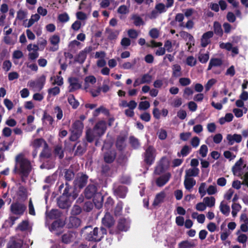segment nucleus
Returning a JSON list of instances; mask_svg holds the SVG:
<instances>
[{"mask_svg": "<svg viewBox=\"0 0 248 248\" xmlns=\"http://www.w3.org/2000/svg\"><path fill=\"white\" fill-rule=\"evenodd\" d=\"M31 169V163L22 154L16 155V165L14 171H18L23 177H27Z\"/></svg>", "mask_w": 248, "mask_h": 248, "instance_id": "f257e3e1", "label": "nucleus"}, {"mask_svg": "<svg viewBox=\"0 0 248 248\" xmlns=\"http://www.w3.org/2000/svg\"><path fill=\"white\" fill-rule=\"evenodd\" d=\"M105 122L101 121L98 122L93 130L88 129L86 131V139L89 142L93 141L97 137L103 135L106 130Z\"/></svg>", "mask_w": 248, "mask_h": 248, "instance_id": "f03ea898", "label": "nucleus"}, {"mask_svg": "<svg viewBox=\"0 0 248 248\" xmlns=\"http://www.w3.org/2000/svg\"><path fill=\"white\" fill-rule=\"evenodd\" d=\"M86 238L89 241H99L106 234V229L101 228L99 230L98 228H94L92 231H88Z\"/></svg>", "mask_w": 248, "mask_h": 248, "instance_id": "7ed1b4c3", "label": "nucleus"}, {"mask_svg": "<svg viewBox=\"0 0 248 248\" xmlns=\"http://www.w3.org/2000/svg\"><path fill=\"white\" fill-rule=\"evenodd\" d=\"M83 127L82 122L79 120L76 121L73 124L71 135L70 138L71 140L75 141L81 136Z\"/></svg>", "mask_w": 248, "mask_h": 248, "instance_id": "20e7f679", "label": "nucleus"}, {"mask_svg": "<svg viewBox=\"0 0 248 248\" xmlns=\"http://www.w3.org/2000/svg\"><path fill=\"white\" fill-rule=\"evenodd\" d=\"M46 82V77L41 76L36 80H30L28 86L34 92L40 91L42 89Z\"/></svg>", "mask_w": 248, "mask_h": 248, "instance_id": "39448f33", "label": "nucleus"}, {"mask_svg": "<svg viewBox=\"0 0 248 248\" xmlns=\"http://www.w3.org/2000/svg\"><path fill=\"white\" fill-rule=\"evenodd\" d=\"M77 197L76 195L68 196L64 193L58 200V206L61 208H66L70 205L72 201Z\"/></svg>", "mask_w": 248, "mask_h": 248, "instance_id": "423d86ee", "label": "nucleus"}, {"mask_svg": "<svg viewBox=\"0 0 248 248\" xmlns=\"http://www.w3.org/2000/svg\"><path fill=\"white\" fill-rule=\"evenodd\" d=\"M246 165L243 163L242 159H240L232 168L233 173L234 175L241 176L244 174Z\"/></svg>", "mask_w": 248, "mask_h": 248, "instance_id": "0eeeda50", "label": "nucleus"}, {"mask_svg": "<svg viewBox=\"0 0 248 248\" xmlns=\"http://www.w3.org/2000/svg\"><path fill=\"white\" fill-rule=\"evenodd\" d=\"M156 150L152 146H149L146 150L144 156L145 161L149 164H151L155 160Z\"/></svg>", "mask_w": 248, "mask_h": 248, "instance_id": "6e6552de", "label": "nucleus"}, {"mask_svg": "<svg viewBox=\"0 0 248 248\" xmlns=\"http://www.w3.org/2000/svg\"><path fill=\"white\" fill-rule=\"evenodd\" d=\"M26 209V206L18 202L13 203L11 205V211L15 215H22Z\"/></svg>", "mask_w": 248, "mask_h": 248, "instance_id": "1a4fd4ad", "label": "nucleus"}, {"mask_svg": "<svg viewBox=\"0 0 248 248\" xmlns=\"http://www.w3.org/2000/svg\"><path fill=\"white\" fill-rule=\"evenodd\" d=\"M70 85L69 86V92H72L81 87V84L78 82L77 78H70L68 79Z\"/></svg>", "mask_w": 248, "mask_h": 248, "instance_id": "9d476101", "label": "nucleus"}, {"mask_svg": "<svg viewBox=\"0 0 248 248\" xmlns=\"http://www.w3.org/2000/svg\"><path fill=\"white\" fill-rule=\"evenodd\" d=\"M23 241L18 238H12L7 244V248H22Z\"/></svg>", "mask_w": 248, "mask_h": 248, "instance_id": "9b49d317", "label": "nucleus"}, {"mask_svg": "<svg viewBox=\"0 0 248 248\" xmlns=\"http://www.w3.org/2000/svg\"><path fill=\"white\" fill-rule=\"evenodd\" d=\"M64 225V224L63 221L61 220H57L52 224L49 230L51 232H55L56 234H58L59 232L61 231V229Z\"/></svg>", "mask_w": 248, "mask_h": 248, "instance_id": "f8f14e48", "label": "nucleus"}, {"mask_svg": "<svg viewBox=\"0 0 248 248\" xmlns=\"http://www.w3.org/2000/svg\"><path fill=\"white\" fill-rule=\"evenodd\" d=\"M166 196V193L163 191L157 193L155 196L153 205L156 206L163 203L165 201Z\"/></svg>", "mask_w": 248, "mask_h": 248, "instance_id": "ddd939ff", "label": "nucleus"}, {"mask_svg": "<svg viewBox=\"0 0 248 248\" xmlns=\"http://www.w3.org/2000/svg\"><path fill=\"white\" fill-rule=\"evenodd\" d=\"M84 84V89L88 91L91 89V88L96 83V79L93 76H90L85 78Z\"/></svg>", "mask_w": 248, "mask_h": 248, "instance_id": "4468645a", "label": "nucleus"}, {"mask_svg": "<svg viewBox=\"0 0 248 248\" xmlns=\"http://www.w3.org/2000/svg\"><path fill=\"white\" fill-rule=\"evenodd\" d=\"M213 36V32L211 31L204 33L201 39V45L203 47H205L210 43V39Z\"/></svg>", "mask_w": 248, "mask_h": 248, "instance_id": "2eb2a0df", "label": "nucleus"}, {"mask_svg": "<svg viewBox=\"0 0 248 248\" xmlns=\"http://www.w3.org/2000/svg\"><path fill=\"white\" fill-rule=\"evenodd\" d=\"M87 181V176L86 175H81L78 177L75 181V185L76 187L79 188L84 187Z\"/></svg>", "mask_w": 248, "mask_h": 248, "instance_id": "dca6fc26", "label": "nucleus"}, {"mask_svg": "<svg viewBox=\"0 0 248 248\" xmlns=\"http://www.w3.org/2000/svg\"><path fill=\"white\" fill-rule=\"evenodd\" d=\"M49 40L51 44L53 46L50 49L52 51H56L58 50L59 48V44L60 42V36L57 35H53L49 38Z\"/></svg>", "mask_w": 248, "mask_h": 248, "instance_id": "f3484780", "label": "nucleus"}, {"mask_svg": "<svg viewBox=\"0 0 248 248\" xmlns=\"http://www.w3.org/2000/svg\"><path fill=\"white\" fill-rule=\"evenodd\" d=\"M242 136L239 134H229L227 136V139L230 145H232L234 142H240L242 140Z\"/></svg>", "mask_w": 248, "mask_h": 248, "instance_id": "a211bd4d", "label": "nucleus"}, {"mask_svg": "<svg viewBox=\"0 0 248 248\" xmlns=\"http://www.w3.org/2000/svg\"><path fill=\"white\" fill-rule=\"evenodd\" d=\"M170 177V174L169 173H167L165 175L160 176L156 180V185L158 186H162L165 185L169 180Z\"/></svg>", "mask_w": 248, "mask_h": 248, "instance_id": "6ab92c4d", "label": "nucleus"}, {"mask_svg": "<svg viewBox=\"0 0 248 248\" xmlns=\"http://www.w3.org/2000/svg\"><path fill=\"white\" fill-rule=\"evenodd\" d=\"M77 237V234L75 232H69L62 236V240L65 243H69L74 241Z\"/></svg>", "mask_w": 248, "mask_h": 248, "instance_id": "aec40b11", "label": "nucleus"}, {"mask_svg": "<svg viewBox=\"0 0 248 248\" xmlns=\"http://www.w3.org/2000/svg\"><path fill=\"white\" fill-rule=\"evenodd\" d=\"M103 224L108 227H110L114 224V221L109 213H107L102 219Z\"/></svg>", "mask_w": 248, "mask_h": 248, "instance_id": "412c9836", "label": "nucleus"}, {"mask_svg": "<svg viewBox=\"0 0 248 248\" xmlns=\"http://www.w3.org/2000/svg\"><path fill=\"white\" fill-rule=\"evenodd\" d=\"M195 184L196 181L193 178L185 176L184 186L187 190H190Z\"/></svg>", "mask_w": 248, "mask_h": 248, "instance_id": "4be33fe9", "label": "nucleus"}, {"mask_svg": "<svg viewBox=\"0 0 248 248\" xmlns=\"http://www.w3.org/2000/svg\"><path fill=\"white\" fill-rule=\"evenodd\" d=\"M222 64V61L221 59L219 58H212L209 62L207 70H211L213 67L220 66Z\"/></svg>", "mask_w": 248, "mask_h": 248, "instance_id": "5701e85b", "label": "nucleus"}, {"mask_svg": "<svg viewBox=\"0 0 248 248\" xmlns=\"http://www.w3.org/2000/svg\"><path fill=\"white\" fill-rule=\"evenodd\" d=\"M169 165V160L165 157L162 159L159 164L155 169V172L159 173L161 172L163 170L167 168Z\"/></svg>", "mask_w": 248, "mask_h": 248, "instance_id": "b1692460", "label": "nucleus"}, {"mask_svg": "<svg viewBox=\"0 0 248 248\" xmlns=\"http://www.w3.org/2000/svg\"><path fill=\"white\" fill-rule=\"evenodd\" d=\"M221 212L225 216H228L230 212V206L224 201L221 202L219 205Z\"/></svg>", "mask_w": 248, "mask_h": 248, "instance_id": "393cba45", "label": "nucleus"}, {"mask_svg": "<svg viewBox=\"0 0 248 248\" xmlns=\"http://www.w3.org/2000/svg\"><path fill=\"white\" fill-rule=\"evenodd\" d=\"M126 193L127 189L124 186H120L115 190V195L117 197L121 198H124Z\"/></svg>", "mask_w": 248, "mask_h": 248, "instance_id": "a878e982", "label": "nucleus"}, {"mask_svg": "<svg viewBox=\"0 0 248 248\" xmlns=\"http://www.w3.org/2000/svg\"><path fill=\"white\" fill-rule=\"evenodd\" d=\"M199 173V170L196 167H194L193 168H190L186 170L185 176H187L188 177L196 176L198 175Z\"/></svg>", "mask_w": 248, "mask_h": 248, "instance_id": "bb28decb", "label": "nucleus"}, {"mask_svg": "<svg viewBox=\"0 0 248 248\" xmlns=\"http://www.w3.org/2000/svg\"><path fill=\"white\" fill-rule=\"evenodd\" d=\"M242 208L241 205L236 202H233L232 205V214L233 217H236L237 213L241 210Z\"/></svg>", "mask_w": 248, "mask_h": 248, "instance_id": "cd10ccee", "label": "nucleus"}, {"mask_svg": "<svg viewBox=\"0 0 248 248\" xmlns=\"http://www.w3.org/2000/svg\"><path fill=\"white\" fill-rule=\"evenodd\" d=\"M40 18V16L37 14L32 15L29 20L28 23L25 25V27L27 28L31 27L35 22L38 21Z\"/></svg>", "mask_w": 248, "mask_h": 248, "instance_id": "c85d7f7f", "label": "nucleus"}, {"mask_svg": "<svg viewBox=\"0 0 248 248\" xmlns=\"http://www.w3.org/2000/svg\"><path fill=\"white\" fill-rule=\"evenodd\" d=\"M203 201L206 206L212 207L215 205L216 200L213 197H206L203 199Z\"/></svg>", "mask_w": 248, "mask_h": 248, "instance_id": "c756f323", "label": "nucleus"}, {"mask_svg": "<svg viewBox=\"0 0 248 248\" xmlns=\"http://www.w3.org/2000/svg\"><path fill=\"white\" fill-rule=\"evenodd\" d=\"M118 227L121 231H126L129 228L128 222L125 219H122L119 221Z\"/></svg>", "mask_w": 248, "mask_h": 248, "instance_id": "7c9ffc66", "label": "nucleus"}, {"mask_svg": "<svg viewBox=\"0 0 248 248\" xmlns=\"http://www.w3.org/2000/svg\"><path fill=\"white\" fill-rule=\"evenodd\" d=\"M233 116L231 113H227L224 117L219 119V122L221 124H224L226 122H230L232 120Z\"/></svg>", "mask_w": 248, "mask_h": 248, "instance_id": "2f4dec72", "label": "nucleus"}, {"mask_svg": "<svg viewBox=\"0 0 248 248\" xmlns=\"http://www.w3.org/2000/svg\"><path fill=\"white\" fill-rule=\"evenodd\" d=\"M115 157V154L114 152H110L109 153H107L105 155L104 159L105 161L107 163H111L112 162Z\"/></svg>", "mask_w": 248, "mask_h": 248, "instance_id": "473e14b6", "label": "nucleus"}, {"mask_svg": "<svg viewBox=\"0 0 248 248\" xmlns=\"http://www.w3.org/2000/svg\"><path fill=\"white\" fill-rule=\"evenodd\" d=\"M42 145L46 146V142L42 139L35 140L32 143L33 147L35 149L40 147Z\"/></svg>", "mask_w": 248, "mask_h": 248, "instance_id": "72a5a7b5", "label": "nucleus"}, {"mask_svg": "<svg viewBox=\"0 0 248 248\" xmlns=\"http://www.w3.org/2000/svg\"><path fill=\"white\" fill-rule=\"evenodd\" d=\"M172 74L176 77H179L181 75V68L178 64H174L172 66Z\"/></svg>", "mask_w": 248, "mask_h": 248, "instance_id": "f704fd0d", "label": "nucleus"}, {"mask_svg": "<svg viewBox=\"0 0 248 248\" xmlns=\"http://www.w3.org/2000/svg\"><path fill=\"white\" fill-rule=\"evenodd\" d=\"M68 101L74 108H77L78 106V102L75 99L74 96L73 95H70L69 96L68 98Z\"/></svg>", "mask_w": 248, "mask_h": 248, "instance_id": "c9c22d12", "label": "nucleus"}, {"mask_svg": "<svg viewBox=\"0 0 248 248\" xmlns=\"http://www.w3.org/2000/svg\"><path fill=\"white\" fill-rule=\"evenodd\" d=\"M51 80H54V81L52 82L53 85L57 84L59 86H61L63 84V78L60 76H57L56 77L51 78Z\"/></svg>", "mask_w": 248, "mask_h": 248, "instance_id": "e433bc0d", "label": "nucleus"}, {"mask_svg": "<svg viewBox=\"0 0 248 248\" xmlns=\"http://www.w3.org/2000/svg\"><path fill=\"white\" fill-rule=\"evenodd\" d=\"M237 241L240 243L245 244L248 240V237L247 235L244 233H239V232H237Z\"/></svg>", "mask_w": 248, "mask_h": 248, "instance_id": "4c0bfd02", "label": "nucleus"}, {"mask_svg": "<svg viewBox=\"0 0 248 248\" xmlns=\"http://www.w3.org/2000/svg\"><path fill=\"white\" fill-rule=\"evenodd\" d=\"M30 227L27 221H23L17 227V229L20 231H25L29 229Z\"/></svg>", "mask_w": 248, "mask_h": 248, "instance_id": "58836bf2", "label": "nucleus"}, {"mask_svg": "<svg viewBox=\"0 0 248 248\" xmlns=\"http://www.w3.org/2000/svg\"><path fill=\"white\" fill-rule=\"evenodd\" d=\"M214 30L215 33L221 35L222 34V30L221 25L217 22H215L214 24Z\"/></svg>", "mask_w": 248, "mask_h": 248, "instance_id": "ea45409f", "label": "nucleus"}, {"mask_svg": "<svg viewBox=\"0 0 248 248\" xmlns=\"http://www.w3.org/2000/svg\"><path fill=\"white\" fill-rule=\"evenodd\" d=\"M70 221L71 226L73 227H78L80 225V220L76 217H71L70 218Z\"/></svg>", "mask_w": 248, "mask_h": 248, "instance_id": "a19ab883", "label": "nucleus"}, {"mask_svg": "<svg viewBox=\"0 0 248 248\" xmlns=\"http://www.w3.org/2000/svg\"><path fill=\"white\" fill-rule=\"evenodd\" d=\"M166 6L162 3L157 4L155 6V9L159 13L165 12L167 9Z\"/></svg>", "mask_w": 248, "mask_h": 248, "instance_id": "79ce46f5", "label": "nucleus"}, {"mask_svg": "<svg viewBox=\"0 0 248 248\" xmlns=\"http://www.w3.org/2000/svg\"><path fill=\"white\" fill-rule=\"evenodd\" d=\"M117 12L119 14L126 15L129 13V8L125 5H123L118 8Z\"/></svg>", "mask_w": 248, "mask_h": 248, "instance_id": "37998d69", "label": "nucleus"}, {"mask_svg": "<svg viewBox=\"0 0 248 248\" xmlns=\"http://www.w3.org/2000/svg\"><path fill=\"white\" fill-rule=\"evenodd\" d=\"M95 192V188L94 186H89L86 189V195L88 198H90Z\"/></svg>", "mask_w": 248, "mask_h": 248, "instance_id": "c03bdc74", "label": "nucleus"}, {"mask_svg": "<svg viewBox=\"0 0 248 248\" xmlns=\"http://www.w3.org/2000/svg\"><path fill=\"white\" fill-rule=\"evenodd\" d=\"M209 59V55L208 53L206 54H200L198 56L199 61L202 63H206Z\"/></svg>", "mask_w": 248, "mask_h": 248, "instance_id": "a18cd8bd", "label": "nucleus"}, {"mask_svg": "<svg viewBox=\"0 0 248 248\" xmlns=\"http://www.w3.org/2000/svg\"><path fill=\"white\" fill-rule=\"evenodd\" d=\"M43 121L46 124L52 125L54 120L51 116L45 113L43 117Z\"/></svg>", "mask_w": 248, "mask_h": 248, "instance_id": "49530a36", "label": "nucleus"}, {"mask_svg": "<svg viewBox=\"0 0 248 248\" xmlns=\"http://www.w3.org/2000/svg\"><path fill=\"white\" fill-rule=\"evenodd\" d=\"M206 188V184L205 183H202L201 184L199 188V192L201 194V197H203L206 194L207 190Z\"/></svg>", "mask_w": 248, "mask_h": 248, "instance_id": "de8ad7c7", "label": "nucleus"}, {"mask_svg": "<svg viewBox=\"0 0 248 248\" xmlns=\"http://www.w3.org/2000/svg\"><path fill=\"white\" fill-rule=\"evenodd\" d=\"M18 195L20 196L19 199L24 200L27 197V190L26 188L23 187H20L19 189Z\"/></svg>", "mask_w": 248, "mask_h": 248, "instance_id": "09e8293b", "label": "nucleus"}, {"mask_svg": "<svg viewBox=\"0 0 248 248\" xmlns=\"http://www.w3.org/2000/svg\"><path fill=\"white\" fill-rule=\"evenodd\" d=\"M150 106V104L148 101H141L139 103V109L140 110H146Z\"/></svg>", "mask_w": 248, "mask_h": 248, "instance_id": "8fccbe9b", "label": "nucleus"}, {"mask_svg": "<svg viewBox=\"0 0 248 248\" xmlns=\"http://www.w3.org/2000/svg\"><path fill=\"white\" fill-rule=\"evenodd\" d=\"M60 89L58 87H55L50 88L48 90V94L49 96H55L60 93Z\"/></svg>", "mask_w": 248, "mask_h": 248, "instance_id": "3c124183", "label": "nucleus"}, {"mask_svg": "<svg viewBox=\"0 0 248 248\" xmlns=\"http://www.w3.org/2000/svg\"><path fill=\"white\" fill-rule=\"evenodd\" d=\"M196 62V59L193 56H189L186 60V64L191 67L195 66Z\"/></svg>", "mask_w": 248, "mask_h": 248, "instance_id": "603ef678", "label": "nucleus"}, {"mask_svg": "<svg viewBox=\"0 0 248 248\" xmlns=\"http://www.w3.org/2000/svg\"><path fill=\"white\" fill-rule=\"evenodd\" d=\"M208 152V148L205 145H202L199 150V153L202 157H205Z\"/></svg>", "mask_w": 248, "mask_h": 248, "instance_id": "864d4df0", "label": "nucleus"}, {"mask_svg": "<svg viewBox=\"0 0 248 248\" xmlns=\"http://www.w3.org/2000/svg\"><path fill=\"white\" fill-rule=\"evenodd\" d=\"M58 19L62 22H66L69 21V16L67 13H63L58 16Z\"/></svg>", "mask_w": 248, "mask_h": 248, "instance_id": "5fc2aeb1", "label": "nucleus"}, {"mask_svg": "<svg viewBox=\"0 0 248 248\" xmlns=\"http://www.w3.org/2000/svg\"><path fill=\"white\" fill-rule=\"evenodd\" d=\"M234 194V190L232 188L228 189L224 195V198L226 200H230Z\"/></svg>", "mask_w": 248, "mask_h": 248, "instance_id": "6e6d98bb", "label": "nucleus"}, {"mask_svg": "<svg viewBox=\"0 0 248 248\" xmlns=\"http://www.w3.org/2000/svg\"><path fill=\"white\" fill-rule=\"evenodd\" d=\"M12 67V63L9 60H6L3 62L2 64V68L6 72L9 71Z\"/></svg>", "mask_w": 248, "mask_h": 248, "instance_id": "4d7b16f0", "label": "nucleus"}, {"mask_svg": "<svg viewBox=\"0 0 248 248\" xmlns=\"http://www.w3.org/2000/svg\"><path fill=\"white\" fill-rule=\"evenodd\" d=\"M182 104V100L180 97H176L172 101L171 105L173 107L178 108Z\"/></svg>", "mask_w": 248, "mask_h": 248, "instance_id": "13d9d810", "label": "nucleus"}, {"mask_svg": "<svg viewBox=\"0 0 248 248\" xmlns=\"http://www.w3.org/2000/svg\"><path fill=\"white\" fill-rule=\"evenodd\" d=\"M232 44L230 43H220L219 46L222 49H225L228 51H231L232 48Z\"/></svg>", "mask_w": 248, "mask_h": 248, "instance_id": "bf43d9fd", "label": "nucleus"}, {"mask_svg": "<svg viewBox=\"0 0 248 248\" xmlns=\"http://www.w3.org/2000/svg\"><path fill=\"white\" fill-rule=\"evenodd\" d=\"M179 83L182 86H187L190 84L191 80L188 78H182L179 79Z\"/></svg>", "mask_w": 248, "mask_h": 248, "instance_id": "052dcab7", "label": "nucleus"}, {"mask_svg": "<svg viewBox=\"0 0 248 248\" xmlns=\"http://www.w3.org/2000/svg\"><path fill=\"white\" fill-rule=\"evenodd\" d=\"M55 113H56L57 118L61 120L62 118V111L59 107H56L54 108Z\"/></svg>", "mask_w": 248, "mask_h": 248, "instance_id": "680f3d73", "label": "nucleus"}, {"mask_svg": "<svg viewBox=\"0 0 248 248\" xmlns=\"http://www.w3.org/2000/svg\"><path fill=\"white\" fill-rule=\"evenodd\" d=\"M27 13L23 10H19L17 13L16 18L19 20H23L27 17Z\"/></svg>", "mask_w": 248, "mask_h": 248, "instance_id": "e2e57ef3", "label": "nucleus"}, {"mask_svg": "<svg viewBox=\"0 0 248 248\" xmlns=\"http://www.w3.org/2000/svg\"><path fill=\"white\" fill-rule=\"evenodd\" d=\"M208 195H214L217 192V187L215 186H210L207 189L206 192Z\"/></svg>", "mask_w": 248, "mask_h": 248, "instance_id": "0e129e2a", "label": "nucleus"}, {"mask_svg": "<svg viewBox=\"0 0 248 248\" xmlns=\"http://www.w3.org/2000/svg\"><path fill=\"white\" fill-rule=\"evenodd\" d=\"M76 17L78 20H85L87 19V15L82 12H78L76 13Z\"/></svg>", "mask_w": 248, "mask_h": 248, "instance_id": "69168bd1", "label": "nucleus"}, {"mask_svg": "<svg viewBox=\"0 0 248 248\" xmlns=\"http://www.w3.org/2000/svg\"><path fill=\"white\" fill-rule=\"evenodd\" d=\"M140 78L143 84L150 83L152 79V76L149 74L144 75Z\"/></svg>", "mask_w": 248, "mask_h": 248, "instance_id": "338daca9", "label": "nucleus"}, {"mask_svg": "<svg viewBox=\"0 0 248 248\" xmlns=\"http://www.w3.org/2000/svg\"><path fill=\"white\" fill-rule=\"evenodd\" d=\"M178 246L179 248H191L192 245L189 242L185 241L180 243Z\"/></svg>", "mask_w": 248, "mask_h": 248, "instance_id": "774afa93", "label": "nucleus"}]
</instances>
